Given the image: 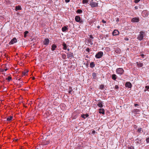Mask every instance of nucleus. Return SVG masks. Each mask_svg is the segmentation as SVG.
<instances>
[{
    "mask_svg": "<svg viewBox=\"0 0 149 149\" xmlns=\"http://www.w3.org/2000/svg\"><path fill=\"white\" fill-rule=\"evenodd\" d=\"M145 35L144 32L143 31H140L139 34L137 38L139 40H141L143 39Z\"/></svg>",
    "mask_w": 149,
    "mask_h": 149,
    "instance_id": "1",
    "label": "nucleus"
},
{
    "mask_svg": "<svg viewBox=\"0 0 149 149\" xmlns=\"http://www.w3.org/2000/svg\"><path fill=\"white\" fill-rule=\"evenodd\" d=\"M124 72V70L122 68H118L116 70V72L117 74L119 75L122 74Z\"/></svg>",
    "mask_w": 149,
    "mask_h": 149,
    "instance_id": "2",
    "label": "nucleus"
},
{
    "mask_svg": "<svg viewBox=\"0 0 149 149\" xmlns=\"http://www.w3.org/2000/svg\"><path fill=\"white\" fill-rule=\"evenodd\" d=\"M103 55V53L102 52H98L96 55L95 57L97 58H100L102 57Z\"/></svg>",
    "mask_w": 149,
    "mask_h": 149,
    "instance_id": "3",
    "label": "nucleus"
},
{
    "mask_svg": "<svg viewBox=\"0 0 149 149\" xmlns=\"http://www.w3.org/2000/svg\"><path fill=\"white\" fill-rule=\"evenodd\" d=\"M90 5L92 7H94L97 6L98 3H97L93 2V0H92L90 3Z\"/></svg>",
    "mask_w": 149,
    "mask_h": 149,
    "instance_id": "4",
    "label": "nucleus"
},
{
    "mask_svg": "<svg viewBox=\"0 0 149 149\" xmlns=\"http://www.w3.org/2000/svg\"><path fill=\"white\" fill-rule=\"evenodd\" d=\"M148 12L146 10H143L142 13V15L143 17H146L148 15Z\"/></svg>",
    "mask_w": 149,
    "mask_h": 149,
    "instance_id": "5",
    "label": "nucleus"
},
{
    "mask_svg": "<svg viewBox=\"0 0 149 149\" xmlns=\"http://www.w3.org/2000/svg\"><path fill=\"white\" fill-rule=\"evenodd\" d=\"M49 42V40L48 38H45V39L43 41L44 44L46 45H48Z\"/></svg>",
    "mask_w": 149,
    "mask_h": 149,
    "instance_id": "6",
    "label": "nucleus"
},
{
    "mask_svg": "<svg viewBox=\"0 0 149 149\" xmlns=\"http://www.w3.org/2000/svg\"><path fill=\"white\" fill-rule=\"evenodd\" d=\"M139 19L138 18L134 17L132 18L131 19V21L132 22H138L139 21Z\"/></svg>",
    "mask_w": 149,
    "mask_h": 149,
    "instance_id": "7",
    "label": "nucleus"
},
{
    "mask_svg": "<svg viewBox=\"0 0 149 149\" xmlns=\"http://www.w3.org/2000/svg\"><path fill=\"white\" fill-rule=\"evenodd\" d=\"M17 39L15 38H14L12 39L11 41L9 42L10 45H12L17 42Z\"/></svg>",
    "mask_w": 149,
    "mask_h": 149,
    "instance_id": "8",
    "label": "nucleus"
},
{
    "mask_svg": "<svg viewBox=\"0 0 149 149\" xmlns=\"http://www.w3.org/2000/svg\"><path fill=\"white\" fill-rule=\"evenodd\" d=\"M112 34L113 36L118 35L119 34V32L116 30H115L113 31Z\"/></svg>",
    "mask_w": 149,
    "mask_h": 149,
    "instance_id": "9",
    "label": "nucleus"
},
{
    "mask_svg": "<svg viewBox=\"0 0 149 149\" xmlns=\"http://www.w3.org/2000/svg\"><path fill=\"white\" fill-rule=\"evenodd\" d=\"M125 86L126 87L130 88L132 86L130 82H127L125 84Z\"/></svg>",
    "mask_w": 149,
    "mask_h": 149,
    "instance_id": "10",
    "label": "nucleus"
},
{
    "mask_svg": "<svg viewBox=\"0 0 149 149\" xmlns=\"http://www.w3.org/2000/svg\"><path fill=\"white\" fill-rule=\"evenodd\" d=\"M136 64L139 67H141L143 65V64L142 63L137 62Z\"/></svg>",
    "mask_w": 149,
    "mask_h": 149,
    "instance_id": "11",
    "label": "nucleus"
},
{
    "mask_svg": "<svg viewBox=\"0 0 149 149\" xmlns=\"http://www.w3.org/2000/svg\"><path fill=\"white\" fill-rule=\"evenodd\" d=\"M140 111V110L139 109H134L132 111V112L135 114L138 113Z\"/></svg>",
    "mask_w": 149,
    "mask_h": 149,
    "instance_id": "12",
    "label": "nucleus"
},
{
    "mask_svg": "<svg viewBox=\"0 0 149 149\" xmlns=\"http://www.w3.org/2000/svg\"><path fill=\"white\" fill-rule=\"evenodd\" d=\"M103 103L101 101H100L98 102V103L97 104V106H98L99 107L102 108L103 107Z\"/></svg>",
    "mask_w": 149,
    "mask_h": 149,
    "instance_id": "13",
    "label": "nucleus"
},
{
    "mask_svg": "<svg viewBox=\"0 0 149 149\" xmlns=\"http://www.w3.org/2000/svg\"><path fill=\"white\" fill-rule=\"evenodd\" d=\"M75 21L77 22H79L80 20V17L79 16H76L75 17Z\"/></svg>",
    "mask_w": 149,
    "mask_h": 149,
    "instance_id": "14",
    "label": "nucleus"
},
{
    "mask_svg": "<svg viewBox=\"0 0 149 149\" xmlns=\"http://www.w3.org/2000/svg\"><path fill=\"white\" fill-rule=\"evenodd\" d=\"M99 113H102L103 114H104V110L103 109H99Z\"/></svg>",
    "mask_w": 149,
    "mask_h": 149,
    "instance_id": "15",
    "label": "nucleus"
},
{
    "mask_svg": "<svg viewBox=\"0 0 149 149\" xmlns=\"http://www.w3.org/2000/svg\"><path fill=\"white\" fill-rule=\"evenodd\" d=\"M57 46L54 44H53L52 46L51 50L52 51L54 50L56 48Z\"/></svg>",
    "mask_w": 149,
    "mask_h": 149,
    "instance_id": "16",
    "label": "nucleus"
},
{
    "mask_svg": "<svg viewBox=\"0 0 149 149\" xmlns=\"http://www.w3.org/2000/svg\"><path fill=\"white\" fill-rule=\"evenodd\" d=\"M92 76L94 79H97V78L96 77V74L95 73L93 72L92 73Z\"/></svg>",
    "mask_w": 149,
    "mask_h": 149,
    "instance_id": "17",
    "label": "nucleus"
},
{
    "mask_svg": "<svg viewBox=\"0 0 149 149\" xmlns=\"http://www.w3.org/2000/svg\"><path fill=\"white\" fill-rule=\"evenodd\" d=\"M90 67L91 68H93L95 66V64H94V63L93 62H92L90 63Z\"/></svg>",
    "mask_w": 149,
    "mask_h": 149,
    "instance_id": "18",
    "label": "nucleus"
},
{
    "mask_svg": "<svg viewBox=\"0 0 149 149\" xmlns=\"http://www.w3.org/2000/svg\"><path fill=\"white\" fill-rule=\"evenodd\" d=\"M88 115L87 114H86L82 115L81 117L82 118L85 119L86 118L88 117Z\"/></svg>",
    "mask_w": 149,
    "mask_h": 149,
    "instance_id": "19",
    "label": "nucleus"
},
{
    "mask_svg": "<svg viewBox=\"0 0 149 149\" xmlns=\"http://www.w3.org/2000/svg\"><path fill=\"white\" fill-rule=\"evenodd\" d=\"M22 9L21 7L19 6H18L16 7L15 10L17 11L19 10H21Z\"/></svg>",
    "mask_w": 149,
    "mask_h": 149,
    "instance_id": "20",
    "label": "nucleus"
},
{
    "mask_svg": "<svg viewBox=\"0 0 149 149\" xmlns=\"http://www.w3.org/2000/svg\"><path fill=\"white\" fill-rule=\"evenodd\" d=\"M62 29L63 31L65 32L68 29L66 26H64L62 27Z\"/></svg>",
    "mask_w": 149,
    "mask_h": 149,
    "instance_id": "21",
    "label": "nucleus"
},
{
    "mask_svg": "<svg viewBox=\"0 0 149 149\" xmlns=\"http://www.w3.org/2000/svg\"><path fill=\"white\" fill-rule=\"evenodd\" d=\"M68 58H70V57H72L73 56L72 54L70 52L68 54Z\"/></svg>",
    "mask_w": 149,
    "mask_h": 149,
    "instance_id": "22",
    "label": "nucleus"
},
{
    "mask_svg": "<svg viewBox=\"0 0 149 149\" xmlns=\"http://www.w3.org/2000/svg\"><path fill=\"white\" fill-rule=\"evenodd\" d=\"M112 78L113 79L115 80L117 78L116 75L115 74H113L112 75Z\"/></svg>",
    "mask_w": 149,
    "mask_h": 149,
    "instance_id": "23",
    "label": "nucleus"
},
{
    "mask_svg": "<svg viewBox=\"0 0 149 149\" xmlns=\"http://www.w3.org/2000/svg\"><path fill=\"white\" fill-rule=\"evenodd\" d=\"M136 142L139 144L141 143V140L139 139H137L136 140Z\"/></svg>",
    "mask_w": 149,
    "mask_h": 149,
    "instance_id": "24",
    "label": "nucleus"
},
{
    "mask_svg": "<svg viewBox=\"0 0 149 149\" xmlns=\"http://www.w3.org/2000/svg\"><path fill=\"white\" fill-rule=\"evenodd\" d=\"M63 49L64 50H66L67 49L66 45L65 43H63Z\"/></svg>",
    "mask_w": 149,
    "mask_h": 149,
    "instance_id": "25",
    "label": "nucleus"
},
{
    "mask_svg": "<svg viewBox=\"0 0 149 149\" xmlns=\"http://www.w3.org/2000/svg\"><path fill=\"white\" fill-rule=\"evenodd\" d=\"M28 71L27 70H25L24 72H23V74L24 76L26 75L28 73Z\"/></svg>",
    "mask_w": 149,
    "mask_h": 149,
    "instance_id": "26",
    "label": "nucleus"
},
{
    "mask_svg": "<svg viewBox=\"0 0 149 149\" xmlns=\"http://www.w3.org/2000/svg\"><path fill=\"white\" fill-rule=\"evenodd\" d=\"M12 118H13L12 116H11L9 117L8 118L7 120L8 121H10L12 120Z\"/></svg>",
    "mask_w": 149,
    "mask_h": 149,
    "instance_id": "27",
    "label": "nucleus"
},
{
    "mask_svg": "<svg viewBox=\"0 0 149 149\" xmlns=\"http://www.w3.org/2000/svg\"><path fill=\"white\" fill-rule=\"evenodd\" d=\"M88 2V1L87 0H83L82 3L83 4L87 3Z\"/></svg>",
    "mask_w": 149,
    "mask_h": 149,
    "instance_id": "28",
    "label": "nucleus"
},
{
    "mask_svg": "<svg viewBox=\"0 0 149 149\" xmlns=\"http://www.w3.org/2000/svg\"><path fill=\"white\" fill-rule=\"evenodd\" d=\"M77 12L78 13H81L82 12V11L81 10L79 9L77 10Z\"/></svg>",
    "mask_w": 149,
    "mask_h": 149,
    "instance_id": "29",
    "label": "nucleus"
},
{
    "mask_svg": "<svg viewBox=\"0 0 149 149\" xmlns=\"http://www.w3.org/2000/svg\"><path fill=\"white\" fill-rule=\"evenodd\" d=\"M28 31H26L24 32V37H26V34H28Z\"/></svg>",
    "mask_w": 149,
    "mask_h": 149,
    "instance_id": "30",
    "label": "nucleus"
},
{
    "mask_svg": "<svg viewBox=\"0 0 149 149\" xmlns=\"http://www.w3.org/2000/svg\"><path fill=\"white\" fill-rule=\"evenodd\" d=\"M128 149H134L133 146H130L128 147Z\"/></svg>",
    "mask_w": 149,
    "mask_h": 149,
    "instance_id": "31",
    "label": "nucleus"
},
{
    "mask_svg": "<svg viewBox=\"0 0 149 149\" xmlns=\"http://www.w3.org/2000/svg\"><path fill=\"white\" fill-rule=\"evenodd\" d=\"M8 81H10L11 79V77L10 76L8 77V78H7Z\"/></svg>",
    "mask_w": 149,
    "mask_h": 149,
    "instance_id": "32",
    "label": "nucleus"
},
{
    "mask_svg": "<svg viewBox=\"0 0 149 149\" xmlns=\"http://www.w3.org/2000/svg\"><path fill=\"white\" fill-rule=\"evenodd\" d=\"M145 88L146 89V90L149 91V86H146Z\"/></svg>",
    "mask_w": 149,
    "mask_h": 149,
    "instance_id": "33",
    "label": "nucleus"
},
{
    "mask_svg": "<svg viewBox=\"0 0 149 149\" xmlns=\"http://www.w3.org/2000/svg\"><path fill=\"white\" fill-rule=\"evenodd\" d=\"M140 0H135L134 2L135 3H137L139 2Z\"/></svg>",
    "mask_w": 149,
    "mask_h": 149,
    "instance_id": "34",
    "label": "nucleus"
},
{
    "mask_svg": "<svg viewBox=\"0 0 149 149\" xmlns=\"http://www.w3.org/2000/svg\"><path fill=\"white\" fill-rule=\"evenodd\" d=\"M146 141L148 143H149V138H147L146 139Z\"/></svg>",
    "mask_w": 149,
    "mask_h": 149,
    "instance_id": "35",
    "label": "nucleus"
},
{
    "mask_svg": "<svg viewBox=\"0 0 149 149\" xmlns=\"http://www.w3.org/2000/svg\"><path fill=\"white\" fill-rule=\"evenodd\" d=\"M115 87L116 89H118L119 88V87L118 85H116Z\"/></svg>",
    "mask_w": 149,
    "mask_h": 149,
    "instance_id": "36",
    "label": "nucleus"
},
{
    "mask_svg": "<svg viewBox=\"0 0 149 149\" xmlns=\"http://www.w3.org/2000/svg\"><path fill=\"white\" fill-rule=\"evenodd\" d=\"M104 86L103 85H101L100 86V88L101 89H102L104 88Z\"/></svg>",
    "mask_w": 149,
    "mask_h": 149,
    "instance_id": "37",
    "label": "nucleus"
},
{
    "mask_svg": "<svg viewBox=\"0 0 149 149\" xmlns=\"http://www.w3.org/2000/svg\"><path fill=\"white\" fill-rule=\"evenodd\" d=\"M141 129H138V132H141Z\"/></svg>",
    "mask_w": 149,
    "mask_h": 149,
    "instance_id": "38",
    "label": "nucleus"
},
{
    "mask_svg": "<svg viewBox=\"0 0 149 149\" xmlns=\"http://www.w3.org/2000/svg\"><path fill=\"white\" fill-rule=\"evenodd\" d=\"M90 38H91V39H92L93 38V37L91 35H90Z\"/></svg>",
    "mask_w": 149,
    "mask_h": 149,
    "instance_id": "39",
    "label": "nucleus"
},
{
    "mask_svg": "<svg viewBox=\"0 0 149 149\" xmlns=\"http://www.w3.org/2000/svg\"><path fill=\"white\" fill-rule=\"evenodd\" d=\"M70 1V0H65V1L66 3L69 2Z\"/></svg>",
    "mask_w": 149,
    "mask_h": 149,
    "instance_id": "40",
    "label": "nucleus"
},
{
    "mask_svg": "<svg viewBox=\"0 0 149 149\" xmlns=\"http://www.w3.org/2000/svg\"><path fill=\"white\" fill-rule=\"evenodd\" d=\"M102 22L103 23H106V21H104V20H102Z\"/></svg>",
    "mask_w": 149,
    "mask_h": 149,
    "instance_id": "41",
    "label": "nucleus"
},
{
    "mask_svg": "<svg viewBox=\"0 0 149 149\" xmlns=\"http://www.w3.org/2000/svg\"><path fill=\"white\" fill-rule=\"evenodd\" d=\"M86 50L88 51H89V49L88 48H87L86 49Z\"/></svg>",
    "mask_w": 149,
    "mask_h": 149,
    "instance_id": "42",
    "label": "nucleus"
},
{
    "mask_svg": "<svg viewBox=\"0 0 149 149\" xmlns=\"http://www.w3.org/2000/svg\"><path fill=\"white\" fill-rule=\"evenodd\" d=\"M138 104H134L135 106L136 107L137 106H138Z\"/></svg>",
    "mask_w": 149,
    "mask_h": 149,
    "instance_id": "43",
    "label": "nucleus"
},
{
    "mask_svg": "<svg viewBox=\"0 0 149 149\" xmlns=\"http://www.w3.org/2000/svg\"><path fill=\"white\" fill-rule=\"evenodd\" d=\"M71 92H72V91H71V90L69 91V93H71Z\"/></svg>",
    "mask_w": 149,
    "mask_h": 149,
    "instance_id": "44",
    "label": "nucleus"
},
{
    "mask_svg": "<svg viewBox=\"0 0 149 149\" xmlns=\"http://www.w3.org/2000/svg\"><path fill=\"white\" fill-rule=\"evenodd\" d=\"M125 40H128V38H125Z\"/></svg>",
    "mask_w": 149,
    "mask_h": 149,
    "instance_id": "45",
    "label": "nucleus"
},
{
    "mask_svg": "<svg viewBox=\"0 0 149 149\" xmlns=\"http://www.w3.org/2000/svg\"><path fill=\"white\" fill-rule=\"evenodd\" d=\"M97 28H98V29H99L100 28V26H98L97 27Z\"/></svg>",
    "mask_w": 149,
    "mask_h": 149,
    "instance_id": "46",
    "label": "nucleus"
},
{
    "mask_svg": "<svg viewBox=\"0 0 149 149\" xmlns=\"http://www.w3.org/2000/svg\"><path fill=\"white\" fill-rule=\"evenodd\" d=\"M141 56H143V54H142L141 55Z\"/></svg>",
    "mask_w": 149,
    "mask_h": 149,
    "instance_id": "47",
    "label": "nucleus"
},
{
    "mask_svg": "<svg viewBox=\"0 0 149 149\" xmlns=\"http://www.w3.org/2000/svg\"><path fill=\"white\" fill-rule=\"evenodd\" d=\"M119 21L118 20V19L117 20H116V21L117 22V21Z\"/></svg>",
    "mask_w": 149,
    "mask_h": 149,
    "instance_id": "48",
    "label": "nucleus"
},
{
    "mask_svg": "<svg viewBox=\"0 0 149 149\" xmlns=\"http://www.w3.org/2000/svg\"><path fill=\"white\" fill-rule=\"evenodd\" d=\"M95 132V131H93V133H94Z\"/></svg>",
    "mask_w": 149,
    "mask_h": 149,
    "instance_id": "49",
    "label": "nucleus"
},
{
    "mask_svg": "<svg viewBox=\"0 0 149 149\" xmlns=\"http://www.w3.org/2000/svg\"><path fill=\"white\" fill-rule=\"evenodd\" d=\"M148 45H149V41L148 42Z\"/></svg>",
    "mask_w": 149,
    "mask_h": 149,
    "instance_id": "50",
    "label": "nucleus"
},
{
    "mask_svg": "<svg viewBox=\"0 0 149 149\" xmlns=\"http://www.w3.org/2000/svg\"><path fill=\"white\" fill-rule=\"evenodd\" d=\"M135 8L136 9L137 8V7H136H136H135Z\"/></svg>",
    "mask_w": 149,
    "mask_h": 149,
    "instance_id": "51",
    "label": "nucleus"
},
{
    "mask_svg": "<svg viewBox=\"0 0 149 149\" xmlns=\"http://www.w3.org/2000/svg\"><path fill=\"white\" fill-rule=\"evenodd\" d=\"M68 51H69V49H68Z\"/></svg>",
    "mask_w": 149,
    "mask_h": 149,
    "instance_id": "52",
    "label": "nucleus"
},
{
    "mask_svg": "<svg viewBox=\"0 0 149 149\" xmlns=\"http://www.w3.org/2000/svg\"><path fill=\"white\" fill-rule=\"evenodd\" d=\"M38 149V148H37V149Z\"/></svg>",
    "mask_w": 149,
    "mask_h": 149,
    "instance_id": "53",
    "label": "nucleus"
}]
</instances>
